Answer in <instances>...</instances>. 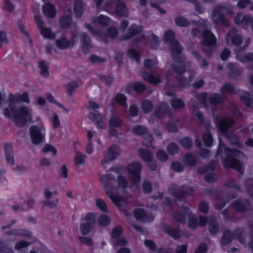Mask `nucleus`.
Segmentation results:
<instances>
[{
  "label": "nucleus",
  "instance_id": "nucleus-1",
  "mask_svg": "<svg viewBox=\"0 0 253 253\" xmlns=\"http://www.w3.org/2000/svg\"><path fill=\"white\" fill-rule=\"evenodd\" d=\"M100 180L106 195L118 207L121 209L126 205V199L118 196V193L124 192L128 185L124 177L114 172L101 175Z\"/></svg>",
  "mask_w": 253,
  "mask_h": 253
},
{
  "label": "nucleus",
  "instance_id": "nucleus-2",
  "mask_svg": "<svg viewBox=\"0 0 253 253\" xmlns=\"http://www.w3.org/2000/svg\"><path fill=\"white\" fill-rule=\"evenodd\" d=\"M15 107L6 108L3 111L4 115L13 120L15 124L22 126L35 122L34 112L32 109L26 106H22L15 109Z\"/></svg>",
  "mask_w": 253,
  "mask_h": 253
},
{
  "label": "nucleus",
  "instance_id": "nucleus-3",
  "mask_svg": "<svg viewBox=\"0 0 253 253\" xmlns=\"http://www.w3.org/2000/svg\"><path fill=\"white\" fill-rule=\"evenodd\" d=\"M164 42L169 45L171 51V57L172 60L181 63L184 60L183 47L178 41L175 39V35L172 30L166 31L163 37Z\"/></svg>",
  "mask_w": 253,
  "mask_h": 253
},
{
  "label": "nucleus",
  "instance_id": "nucleus-4",
  "mask_svg": "<svg viewBox=\"0 0 253 253\" xmlns=\"http://www.w3.org/2000/svg\"><path fill=\"white\" fill-rule=\"evenodd\" d=\"M224 151L226 156L224 160V165L225 168L236 169L239 171L241 169V163L235 157L238 156L241 152L236 149L230 148L221 141H219L216 155H220Z\"/></svg>",
  "mask_w": 253,
  "mask_h": 253
},
{
  "label": "nucleus",
  "instance_id": "nucleus-5",
  "mask_svg": "<svg viewBox=\"0 0 253 253\" xmlns=\"http://www.w3.org/2000/svg\"><path fill=\"white\" fill-rule=\"evenodd\" d=\"M35 122L38 123L39 126H31L29 132L31 141L34 144L38 145L45 141L46 127L40 117L37 116Z\"/></svg>",
  "mask_w": 253,
  "mask_h": 253
},
{
  "label": "nucleus",
  "instance_id": "nucleus-6",
  "mask_svg": "<svg viewBox=\"0 0 253 253\" xmlns=\"http://www.w3.org/2000/svg\"><path fill=\"white\" fill-rule=\"evenodd\" d=\"M141 165L135 162L129 164L127 168V175L132 188H137L141 181Z\"/></svg>",
  "mask_w": 253,
  "mask_h": 253
},
{
  "label": "nucleus",
  "instance_id": "nucleus-7",
  "mask_svg": "<svg viewBox=\"0 0 253 253\" xmlns=\"http://www.w3.org/2000/svg\"><path fill=\"white\" fill-rule=\"evenodd\" d=\"M186 184L177 185L176 184L171 185L168 190L169 193L178 201L185 200L188 196H193L194 189L192 187H188L185 189Z\"/></svg>",
  "mask_w": 253,
  "mask_h": 253
},
{
  "label": "nucleus",
  "instance_id": "nucleus-8",
  "mask_svg": "<svg viewBox=\"0 0 253 253\" xmlns=\"http://www.w3.org/2000/svg\"><path fill=\"white\" fill-rule=\"evenodd\" d=\"M115 7V13L119 16H125L127 14V9L122 0H108L102 8L103 10L112 12V8Z\"/></svg>",
  "mask_w": 253,
  "mask_h": 253
},
{
  "label": "nucleus",
  "instance_id": "nucleus-9",
  "mask_svg": "<svg viewBox=\"0 0 253 253\" xmlns=\"http://www.w3.org/2000/svg\"><path fill=\"white\" fill-rule=\"evenodd\" d=\"M214 123L219 131L225 134L234 125L235 121L230 117L222 118L219 115H217L215 117Z\"/></svg>",
  "mask_w": 253,
  "mask_h": 253
},
{
  "label": "nucleus",
  "instance_id": "nucleus-10",
  "mask_svg": "<svg viewBox=\"0 0 253 253\" xmlns=\"http://www.w3.org/2000/svg\"><path fill=\"white\" fill-rule=\"evenodd\" d=\"M71 38L69 40L64 36L59 37L55 41V46L61 49H67L72 47L77 42L78 34L76 32H73L71 34Z\"/></svg>",
  "mask_w": 253,
  "mask_h": 253
},
{
  "label": "nucleus",
  "instance_id": "nucleus-11",
  "mask_svg": "<svg viewBox=\"0 0 253 253\" xmlns=\"http://www.w3.org/2000/svg\"><path fill=\"white\" fill-rule=\"evenodd\" d=\"M223 8V6L214 7L212 12V19L216 24H219L223 27H228L230 25L229 21L221 12V10Z\"/></svg>",
  "mask_w": 253,
  "mask_h": 253
},
{
  "label": "nucleus",
  "instance_id": "nucleus-12",
  "mask_svg": "<svg viewBox=\"0 0 253 253\" xmlns=\"http://www.w3.org/2000/svg\"><path fill=\"white\" fill-rule=\"evenodd\" d=\"M154 114L156 118L159 119H163L167 117L169 119H172L173 117L172 111L165 102H163L156 107Z\"/></svg>",
  "mask_w": 253,
  "mask_h": 253
},
{
  "label": "nucleus",
  "instance_id": "nucleus-13",
  "mask_svg": "<svg viewBox=\"0 0 253 253\" xmlns=\"http://www.w3.org/2000/svg\"><path fill=\"white\" fill-rule=\"evenodd\" d=\"M86 27L88 29L89 32L92 33L95 37L99 40L106 42L105 38L108 37L111 38L116 37L118 35V32L115 28H109L107 32V34H103L100 31H96L93 29V28L88 24L85 25Z\"/></svg>",
  "mask_w": 253,
  "mask_h": 253
},
{
  "label": "nucleus",
  "instance_id": "nucleus-14",
  "mask_svg": "<svg viewBox=\"0 0 253 253\" xmlns=\"http://www.w3.org/2000/svg\"><path fill=\"white\" fill-rule=\"evenodd\" d=\"M35 20L39 28L40 34L44 38L51 39L55 38V33L52 32L50 28L45 26L39 16H35Z\"/></svg>",
  "mask_w": 253,
  "mask_h": 253
},
{
  "label": "nucleus",
  "instance_id": "nucleus-15",
  "mask_svg": "<svg viewBox=\"0 0 253 253\" xmlns=\"http://www.w3.org/2000/svg\"><path fill=\"white\" fill-rule=\"evenodd\" d=\"M225 40L226 42L235 46H239L243 42L242 37L237 34L236 29H231L226 35Z\"/></svg>",
  "mask_w": 253,
  "mask_h": 253
},
{
  "label": "nucleus",
  "instance_id": "nucleus-16",
  "mask_svg": "<svg viewBox=\"0 0 253 253\" xmlns=\"http://www.w3.org/2000/svg\"><path fill=\"white\" fill-rule=\"evenodd\" d=\"M122 233V229L118 226L114 227L112 230L111 237L115 248L119 246H124L127 243V241L125 238L120 237Z\"/></svg>",
  "mask_w": 253,
  "mask_h": 253
},
{
  "label": "nucleus",
  "instance_id": "nucleus-17",
  "mask_svg": "<svg viewBox=\"0 0 253 253\" xmlns=\"http://www.w3.org/2000/svg\"><path fill=\"white\" fill-rule=\"evenodd\" d=\"M19 101L29 103L30 100L28 93H17L15 95L10 94L9 97V107L8 108L15 107L16 104Z\"/></svg>",
  "mask_w": 253,
  "mask_h": 253
},
{
  "label": "nucleus",
  "instance_id": "nucleus-18",
  "mask_svg": "<svg viewBox=\"0 0 253 253\" xmlns=\"http://www.w3.org/2000/svg\"><path fill=\"white\" fill-rule=\"evenodd\" d=\"M226 67L228 70V76L233 80H239L243 72V69L240 67H237L233 62H230L227 64Z\"/></svg>",
  "mask_w": 253,
  "mask_h": 253
},
{
  "label": "nucleus",
  "instance_id": "nucleus-19",
  "mask_svg": "<svg viewBox=\"0 0 253 253\" xmlns=\"http://www.w3.org/2000/svg\"><path fill=\"white\" fill-rule=\"evenodd\" d=\"M88 118L94 122L98 129H105L107 128V125L104 116L97 113H90L88 115Z\"/></svg>",
  "mask_w": 253,
  "mask_h": 253
},
{
  "label": "nucleus",
  "instance_id": "nucleus-20",
  "mask_svg": "<svg viewBox=\"0 0 253 253\" xmlns=\"http://www.w3.org/2000/svg\"><path fill=\"white\" fill-rule=\"evenodd\" d=\"M203 38V44L207 46L215 44L217 42L216 38L211 30L205 29L202 32Z\"/></svg>",
  "mask_w": 253,
  "mask_h": 253
},
{
  "label": "nucleus",
  "instance_id": "nucleus-21",
  "mask_svg": "<svg viewBox=\"0 0 253 253\" xmlns=\"http://www.w3.org/2000/svg\"><path fill=\"white\" fill-rule=\"evenodd\" d=\"M121 153V150L117 146H113L110 147L105 155L104 159L102 161L101 164H105L107 162L114 160Z\"/></svg>",
  "mask_w": 253,
  "mask_h": 253
},
{
  "label": "nucleus",
  "instance_id": "nucleus-22",
  "mask_svg": "<svg viewBox=\"0 0 253 253\" xmlns=\"http://www.w3.org/2000/svg\"><path fill=\"white\" fill-rule=\"evenodd\" d=\"M184 60H185V57ZM184 61L185 60L180 63L181 64L180 66L177 65L175 64H172L171 65V69L176 74V75L175 76V79L178 84L179 83L183 77L184 74L186 72V63H184Z\"/></svg>",
  "mask_w": 253,
  "mask_h": 253
},
{
  "label": "nucleus",
  "instance_id": "nucleus-23",
  "mask_svg": "<svg viewBox=\"0 0 253 253\" xmlns=\"http://www.w3.org/2000/svg\"><path fill=\"white\" fill-rule=\"evenodd\" d=\"M253 17L250 15H243L242 13L239 12L237 13L234 18V23L237 26H243L246 27L252 24Z\"/></svg>",
  "mask_w": 253,
  "mask_h": 253
},
{
  "label": "nucleus",
  "instance_id": "nucleus-24",
  "mask_svg": "<svg viewBox=\"0 0 253 253\" xmlns=\"http://www.w3.org/2000/svg\"><path fill=\"white\" fill-rule=\"evenodd\" d=\"M184 211H188L187 213H181L178 211H174L172 213V217L175 221L176 222L184 224L186 222V215H189L192 214L190 209L187 206H183L181 208Z\"/></svg>",
  "mask_w": 253,
  "mask_h": 253
},
{
  "label": "nucleus",
  "instance_id": "nucleus-25",
  "mask_svg": "<svg viewBox=\"0 0 253 253\" xmlns=\"http://www.w3.org/2000/svg\"><path fill=\"white\" fill-rule=\"evenodd\" d=\"M164 232L175 240L182 237L181 231L179 228H173L171 226L167 225L164 228Z\"/></svg>",
  "mask_w": 253,
  "mask_h": 253
},
{
  "label": "nucleus",
  "instance_id": "nucleus-26",
  "mask_svg": "<svg viewBox=\"0 0 253 253\" xmlns=\"http://www.w3.org/2000/svg\"><path fill=\"white\" fill-rule=\"evenodd\" d=\"M143 80L153 84H158L161 82L160 76L154 72L147 73L143 71Z\"/></svg>",
  "mask_w": 253,
  "mask_h": 253
},
{
  "label": "nucleus",
  "instance_id": "nucleus-27",
  "mask_svg": "<svg viewBox=\"0 0 253 253\" xmlns=\"http://www.w3.org/2000/svg\"><path fill=\"white\" fill-rule=\"evenodd\" d=\"M146 39L149 42L150 48L152 50H156L160 44L158 36L153 33H151L150 35L147 36L145 32H143V42Z\"/></svg>",
  "mask_w": 253,
  "mask_h": 253
},
{
  "label": "nucleus",
  "instance_id": "nucleus-28",
  "mask_svg": "<svg viewBox=\"0 0 253 253\" xmlns=\"http://www.w3.org/2000/svg\"><path fill=\"white\" fill-rule=\"evenodd\" d=\"M225 96L217 92L212 93L208 98L209 104L211 106H216L222 104Z\"/></svg>",
  "mask_w": 253,
  "mask_h": 253
},
{
  "label": "nucleus",
  "instance_id": "nucleus-29",
  "mask_svg": "<svg viewBox=\"0 0 253 253\" xmlns=\"http://www.w3.org/2000/svg\"><path fill=\"white\" fill-rule=\"evenodd\" d=\"M189 74L188 78H186L184 76L180 81L179 83L178 84L177 86L180 89H184L189 86L190 83L193 80L195 73L193 70H189L188 71Z\"/></svg>",
  "mask_w": 253,
  "mask_h": 253
},
{
  "label": "nucleus",
  "instance_id": "nucleus-30",
  "mask_svg": "<svg viewBox=\"0 0 253 253\" xmlns=\"http://www.w3.org/2000/svg\"><path fill=\"white\" fill-rule=\"evenodd\" d=\"M219 227L216 218L213 216L209 217V230L210 234L215 235L219 231Z\"/></svg>",
  "mask_w": 253,
  "mask_h": 253
},
{
  "label": "nucleus",
  "instance_id": "nucleus-31",
  "mask_svg": "<svg viewBox=\"0 0 253 253\" xmlns=\"http://www.w3.org/2000/svg\"><path fill=\"white\" fill-rule=\"evenodd\" d=\"M121 125V121L117 116H113L109 121V133L111 135H116V133L114 129L119 127Z\"/></svg>",
  "mask_w": 253,
  "mask_h": 253
},
{
  "label": "nucleus",
  "instance_id": "nucleus-32",
  "mask_svg": "<svg viewBox=\"0 0 253 253\" xmlns=\"http://www.w3.org/2000/svg\"><path fill=\"white\" fill-rule=\"evenodd\" d=\"M73 162L76 167L80 168L85 164V156L81 152L75 150Z\"/></svg>",
  "mask_w": 253,
  "mask_h": 253
},
{
  "label": "nucleus",
  "instance_id": "nucleus-33",
  "mask_svg": "<svg viewBox=\"0 0 253 253\" xmlns=\"http://www.w3.org/2000/svg\"><path fill=\"white\" fill-rule=\"evenodd\" d=\"M234 236L230 230L223 231L222 236L220 240V244L223 246H226L229 244L233 240Z\"/></svg>",
  "mask_w": 253,
  "mask_h": 253
},
{
  "label": "nucleus",
  "instance_id": "nucleus-34",
  "mask_svg": "<svg viewBox=\"0 0 253 253\" xmlns=\"http://www.w3.org/2000/svg\"><path fill=\"white\" fill-rule=\"evenodd\" d=\"M240 99L247 108L253 110V97L249 92L246 91L245 94L240 95Z\"/></svg>",
  "mask_w": 253,
  "mask_h": 253
},
{
  "label": "nucleus",
  "instance_id": "nucleus-35",
  "mask_svg": "<svg viewBox=\"0 0 253 253\" xmlns=\"http://www.w3.org/2000/svg\"><path fill=\"white\" fill-rule=\"evenodd\" d=\"M148 132V128L143 126V146H145L147 147L154 148L153 146V137L152 134H149L147 138H146V135Z\"/></svg>",
  "mask_w": 253,
  "mask_h": 253
},
{
  "label": "nucleus",
  "instance_id": "nucleus-36",
  "mask_svg": "<svg viewBox=\"0 0 253 253\" xmlns=\"http://www.w3.org/2000/svg\"><path fill=\"white\" fill-rule=\"evenodd\" d=\"M231 207L237 212L243 213L246 211L248 208L246 205L243 203L241 199H237L231 203Z\"/></svg>",
  "mask_w": 253,
  "mask_h": 253
},
{
  "label": "nucleus",
  "instance_id": "nucleus-37",
  "mask_svg": "<svg viewBox=\"0 0 253 253\" xmlns=\"http://www.w3.org/2000/svg\"><path fill=\"white\" fill-rule=\"evenodd\" d=\"M82 42V49L84 52H86L92 47L90 40L85 33H82L81 35Z\"/></svg>",
  "mask_w": 253,
  "mask_h": 253
},
{
  "label": "nucleus",
  "instance_id": "nucleus-38",
  "mask_svg": "<svg viewBox=\"0 0 253 253\" xmlns=\"http://www.w3.org/2000/svg\"><path fill=\"white\" fill-rule=\"evenodd\" d=\"M42 10L44 14L49 18H53L56 13L54 6L50 3H46L43 5Z\"/></svg>",
  "mask_w": 253,
  "mask_h": 253
},
{
  "label": "nucleus",
  "instance_id": "nucleus-39",
  "mask_svg": "<svg viewBox=\"0 0 253 253\" xmlns=\"http://www.w3.org/2000/svg\"><path fill=\"white\" fill-rule=\"evenodd\" d=\"M202 139L204 145L209 148H211L213 145V137L210 130H207L205 133L203 134Z\"/></svg>",
  "mask_w": 253,
  "mask_h": 253
},
{
  "label": "nucleus",
  "instance_id": "nucleus-40",
  "mask_svg": "<svg viewBox=\"0 0 253 253\" xmlns=\"http://www.w3.org/2000/svg\"><path fill=\"white\" fill-rule=\"evenodd\" d=\"M170 105L173 109L178 110L183 109L185 103L182 99L174 97L171 99Z\"/></svg>",
  "mask_w": 253,
  "mask_h": 253
},
{
  "label": "nucleus",
  "instance_id": "nucleus-41",
  "mask_svg": "<svg viewBox=\"0 0 253 253\" xmlns=\"http://www.w3.org/2000/svg\"><path fill=\"white\" fill-rule=\"evenodd\" d=\"M233 236L240 243H244L245 241V230L243 228H237L233 232Z\"/></svg>",
  "mask_w": 253,
  "mask_h": 253
},
{
  "label": "nucleus",
  "instance_id": "nucleus-42",
  "mask_svg": "<svg viewBox=\"0 0 253 253\" xmlns=\"http://www.w3.org/2000/svg\"><path fill=\"white\" fill-rule=\"evenodd\" d=\"M12 148L10 144H6L5 146V151L6 155V160L7 163L10 166H13L14 164V160L12 154Z\"/></svg>",
  "mask_w": 253,
  "mask_h": 253
},
{
  "label": "nucleus",
  "instance_id": "nucleus-43",
  "mask_svg": "<svg viewBox=\"0 0 253 253\" xmlns=\"http://www.w3.org/2000/svg\"><path fill=\"white\" fill-rule=\"evenodd\" d=\"M183 161L187 166L193 167L197 164V159L193 154L187 153L183 156Z\"/></svg>",
  "mask_w": 253,
  "mask_h": 253
},
{
  "label": "nucleus",
  "instance_id": "nucleus-44",
  "mask_svg": "<svg viewBox=\"0 0 253 253\" xmlns=\"http://www.w3.org/2000/svg\"><path fill=\"white\" fill-rule=\"evenodd\" d=\"M179 143L184 149H190L193 145L192 139L189 136H183L179 139Z\"/></svg>",
  "mask_w": 253,
  "mask_h": 253
},
{
  "label": "nucleus",
  "instance_id": "nucleus-45",
  "mask_svg": "<svg viewBox=\"0 0 253 253\" xmlns=\"http://www.w3.org/2000/svg\"><path fill=\"white\" fill-rule=\"evenodd\" d=\"M110 218L105 214H101L96 220V223L101 227L108 226L110 223Z\"/></svg>",
  "mask_w": 253,
  "mask_h": 253
},
{
  "label": "nucleus",
  "instance_id": "nucleus-46",
  "mask_svg": "<svg viewBox=\"0 0 253 253\" xmlns=\"http://www.w3.org/2000/svg\"><path fill=\"white\" fill-rule=\"evenodd\" d=\"M94 22L102 26H107L111 23V20L109 17L103 15H100L95 19Z\"/></svg>",
  "mask_w": 253,
  "mask_h": 253
},
{
  "label": "nucleus",
  "instance_id": "nucleus-47",
  "mask_svg": "<svg viewBox=\"0 0 253 253\" xmlns=\"http://www.w3.org/2000/svg\"><path fill=\"white\" fill-rule=\"evenodd\" d=\"M227 138L232 145L239 148H242L243 145L240 142L239 137L236 134L231 133L227 136Z\"/></svg>",
  "mask_w": 253,
  "mask_h": 253
},
{
  "label": "nucleus",
  "instance_id": "nucleus-48",
  "mask_svg": "<svg viewBox=\"0 0 253 253\" xmlns=\"http://www.w3.org/2000/svg\"><path fill=\"white\" fill-rule=\"evenodd\" d=\"M95 204L97 208L102 212H108V206L103 199L100 198L96 199L95 200Z\"/></svg>",
  "mask_w": 253,
  "mask_h": 253
},
{
  "label": "nucleus",
  "instance_id": "nucleus-49",
  "mask_svg": "<svg viewBox=\"0 0 253 253\" xmlns=\"http://www.w3.org/2000/svg\"><path fill=\"white\" fill-rule=\"evenodd\" d=\"M175 24L179 27H186L190 25L189 21L183 16H177L174 18Z\"/></svg>",
  "mask_w": 253,
  "mask_h": 253
},
{
  "label": "nucleus",
  "instance_id": "nucleus-50",
  "mask_svg": "<svg viewBox=\"0 0 253 253\" xmlns=\"http://www.w3.org/2000/svg\"><path fill=\"white\" fill-rule=\"evenodd\" d=\"M196 98L204 105L205 108L208 106L207 102L208 93L206 92H201L198 93L195 96Z\"/></svg>",
  "mask_w": 253,
  "mask_h": 253
},
{
  "label": "nucleus",
  "instance_id": "nucleus-51",
  "mask_svg": "<svg viewBox=\"0 0 253 253\" xmlns=\"http://www.w3.org/2000/svg\"><path fill=\"white\" fill-rule=\"evenodd\" d=\"M238 60L242 63L253 62V52H248L243 55H237Z\"/></svg>",
  "mask_w": 253,
  "mask_h": 253
},
{
  "label": "nucleus",
  "instance_id": "nucleus-52",
  "mask_svg": "<svg viewBox=\"0 0 253 253\" xmlns=\"http://www.w3.org/2000/svg\"><path fill=\"white\" fill-rule=\"evenodd\" d=\"M95 132L91 130H87V135L88 140V143L86 148V152L88 154H91L93 152V148L92 144L89 142L92 137L95 135Z\"/></svg>",
  "mask_w": 253,
  "mask_h": 253
},
{
  "label": "nucleus",
  "instance_id": "nucleus-53",
  "mask_svg": "<svg viewBox=\"0 0 253 253\" xmlns=\"http://www.w3.org/2000/svg\"><path fill=\"white\" fill-rule=\"evenodd\" d=\"M167 150L170 155L173 156L178 153L179 147L175 143L170 142L168 144Z\"/></svg>",
  "mask_w": 253,
  "mask_h": 253
},
{
  "label": "nucleus",
  "instance_id": "nucleus-54",
  "mask_svg": "<svg viewBox=\"0 0 253 253\" xmlns=\"http://www.w3.org/2000/svg\"><path fill=\"white\" fill-rule=\"evenodd\" d=\"M191 54L198 62L201 60V66L202 67H207L209 65L208 61L205 59H202L201 55L196 50H192Z\"/></svg>",
  "mask_w": 253,
  "mask_h": 253
},
{
  "label": "nucleus",
  "instance_id": "nucleus-55",
  "mask_svg": "<svg viewBox=\"0 0 253 253\" xmlns=\"http://www.w3.org/2000/svg\"><path fill=\"white\" fill-rule=\"evenodd\" d=\"M74 12L77 16H80L84 12V9L82 1L76 0L74 6Z\"/></svg>",
  "mask_w": 253,
  "mask_h": 253
},
{
  "label": "nucleus",
  "instance_id": "nucleus-56",
  "mask_svg": "<svg viewBox=\"0 0 253 253\" xmlns=\"http://www.w3.org/2000/svg\"><path fill=\"white\" fill-rule=\"evenodd\" d=\"M156 158L160 161L164 162L168 160L169 157L166 152L162 149L158 150L156 154Z\"/></svg>",
  "mask_w": 253,
  "mask_h": 253
},
{
  "label": "nucleus",
  "instance_id": "nucleus-57",
  "mask_svg": "<svg viewBox=\"0 0 253 253\" xmlns=\"http://www.w3.org/2000/svg\"><path fill=\"white\" fill-rule=\"evenodd\" d=\"M199 226L198 219L194 216L188 218V226L192 230H196Z\"/></svg>",
  "mask_w": 253,
  "mask_h": 253
},
{
  "label": "nucleus",
  "instance_id": "nucleus-58",
  "mask_svg": "<svg viewBox=\"0 0 253 253\" xmlns=\"http://www.w3.org/2000/svg\"><path fill=\"white\" fill-rule=\"evenodd\" d=\"M39 66L41 70V74L44 77L48 76V68L47 65L43 61H40L39 63Z\"/></svg>",
  "mask_w": 253,
  "mask_h": 253
},
{
  "label": "nucleus",
  "instance_id": "nucleus-59",
  "mask_svg": "<svg viewBox=\"0 0 253 253\" xmlns=\"http://www.w3.org/2000/svg\"><path fill=\"white\" fill-rule=\"evenodd\" d=\"M71 23V17L70 15L64 16L60 20V25L62 28H67Z\"/></svg>",
  "mask_w": 253,
  "mask_h": 253
},
{
  "label": "nucleus",
  "instance_id": "nucleus-60",
  "mask_svg": "<svg viewBox=\"0 0 253 253\" xmlns=\"http://www.w3.org/2000/svg\"><path fill=\"white\" fill-rule=\"evenodd\" d=\"M133 215L134 220L141 224L142 222V209L141 206H140L139 207L134 209L133 211Z\"/></svg>",
  "mask_w": 253,
  "mask_h": 253
},
{
  "label": "nucleus",
  "instance_id": "nucleus-61",
  "mask_svg": "<svg viewBox=\"0 0 253 253\" xmlns=\"http://www.w3.org/2000/svg\"><path fill=\"white\" fill-rule=\"evenodd\" d=\"M210 206L209 204L205 201H200L199 204L198 209L199 211L204 214H207L209 211Z\"/></svg>",
  "mask_w": 253,
  "mask_h": 253
},
{
  "label": "nucleus",
  "instance_id": "nucleus-62",
  "mask_svg": "<svg viewBox=\"0 0 253 253\" xmlns=\"http://www.w3.org/2000/svg\"><path fill=\"white\" fill-rule=\"evenodd\" d=\"M217 175L213 172H209L204 178L205 181L209 183H214L217 180Z\"/></svg>",
  "mask_w": 253,
  "mask_h": 253
},
{
  "label": "nucleus",
  "instance_id": "nucleus-63",
  "mask_svg": "<svg viewBox=\"0 0 253 253\" xmlns=\"http://www.w3.org/2000/svg\"><path fill=\"white\" fill-rule=\"evenodd\" d=\"M225 91L229 94H233L235 92L234 86L229 83H225L221 89V92Z\"/></svg>",
  "mask_w": 253,
  "mask_h": 253
},
{
  "label": "nucleus",
  "instance_id": "nucleus-64",
  "mask_svg": "<svg viewBox=\"0 0 253 253\" xmlns=\"http://www.w3.org/2000/svg\"><path fill=\"white\" fill-rule=\"evenodd\" d=\"M171 169L175 172H181L184 170V167L180 162L173 161L171 163Z\"/></svg>",
  "mask_w": 253,
  "mask_h": 253
}]
</instances>
